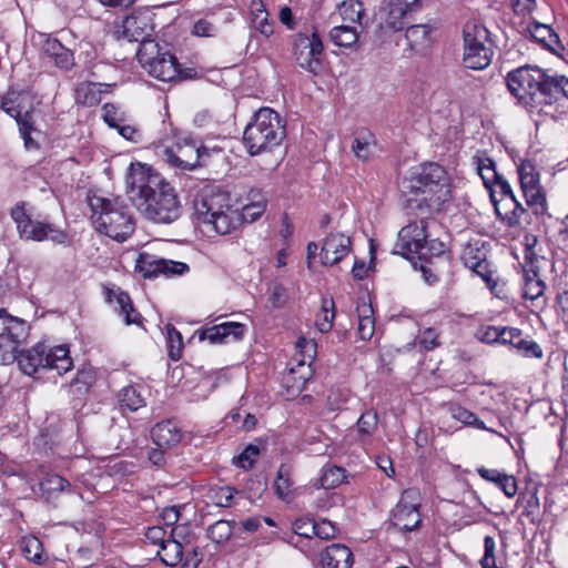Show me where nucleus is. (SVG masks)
I'll return each instance as SVG.
<instances>
[{"label": "nucleus", "instance_id": "51", "mask_svg": "<svg viewBox=\"0 0 568 568\" xmlns=\"http://www.w3.org/2000/svg\"><path fill=\"white\" fill-rule=\"evenodd\" d=\"M465 263L468 265L476 274L480 275L485 281H488L486 276L487 264L485 262V254L478 251V255H473V248H469L465 253Z\"/></svg>", "mask_w": 568, "mask_h": 568}, {"label": "nucleus", "instance_id": "6", "mask_svg": "<svg viewBox=\"0 0 568 568\" xmlns=\"http://www.w3.org/2000/svg\"><path fill=\"white\" fill-rule=\"evenodd\" d=\"M153 145L156 154L172 168L185 171L200 166L201 148L193 139L182 136L173 129Z\"/></svg>", "mask_w": 568, "mask_h": 568}, {"label": "nucleus", "instance_id": "54", "mask_svg": "<svg viewBox=\"0 0 568 568\" xmlns=\"http://www.w3.org/2000/svg\"><path fill=\"white\" fill-rule=\"evenodd\" d=\"M70 487L69 481L60 475H50L41 483V489L47 493L64 491Z\"/></svg>", "mask_w": 568, "mask_h": 568}, {"label": "nucleus", "instance_id": "22", "mask_svg": "<svg viewBox=\"0 0 568 568\" xmlns=\"http://www.w3.org/2000/svg\"><path fill=\"white\" fill-rule=\"evenodd\" d=\"M123 37L129 41L140 42L143 45L145 41H154L150 39L153 32L151 17L148 13H133L128 16L122 23Z\"/></svg>", "mask_w": 568, "mask_h": 568}, {"label": "nucleus", "instance_id": "30", "mask_svg": "<svg viewBox=\"0 0 568 568\" xmlns=\"http://www.w3.org/2000/svg\"><path fill=\"white\" fill-rule=\"evenodd\" d=\"M251 14L252 28L265 38L271 37L274 32V22L270 20V14L262 0L251 1Z\"/></svg>", "mask_w": 568, "mask_h": 568}, {"label": "nucleus", "instance_id": "44", "mask_svg": "<svg viewBox=\"0 0 568 568\" xmlns=\"http://www.w3.org/2000/svg\"><path fill=\"white\" fill-rule=\"evenodd\" d=\"M511 346L515 347L525 357H542V349L539 344L531 339L529 336H524L521 331L518 333V337H516Z\"/></svg>", "mask_w": 568, "mask_h": 568}, {"label": "nucleus", "instance_id": "34", "mask_svg": "<svg viewBox=\"0 0 568 568\" xmlns=\"http://www.w3.org/2000/svg\"><path fill=\"white\" fill-rule=\"evenodd\" d=\"M358 316L357 334L361 339L369 341L375 332L374 310L371 303L362 302L356 307Z\"/></svg>", "mask_w": 568, "mask_h": 568}, {"label": "nucleus", "instance_id": "39", "mask_svg": "<svg viewBox=\"0 0 568 568\" xmlns=\"http://www.w3.org/2000/svg\"><path fill=\"white\" fill-rule=\"evenodd\" d=\"M346 478V470L335 465H325L322 468L317 488L331 489L342 484Z\"/></svg>", "mask_w": 568, "mask_h": 568}, {"label": "nucleus", "instance_id": "8", "mask_svg": "<svg viewBox=\"0 0 568 568\" xmlns=\"http://www.w3.org/2000/svg\"><path fill=\"white\" fill-rule=\"evenodd\" d=\"M40 103L41 97L31 88L19 92L11 91L2 99L1 108L17 120L27 149L37 146L31 138V133L36 130L32 113Z\"/></svg>", "mask_w": 568, "mask_h": 568}, {"label": "nucleus", "instance_id": "32", "mask_svg": "<svg viewBox=\"0 0 568 568\" xmlns=\"http://www.w3.org/2000/svg\"><path fill=\"white\" fill-rule=\"evenodd\" d=\"M528 30L530 36L546 49L552 52L562 49L559 36L549 26L534 21Z\"/></svg>", "mask_w": 568, "mask_h": 568}, {"label": "nucleus", "instance_id": "59", "mask_svg": "<svg viewBox=\"0 0 568 568\" xmlns=\"http://www.w3.org/2000/svg\"><path fill=\"white\" fill-rule=\"evenodd\" d=\"M192 33L197 37H215L217 34V28L211 21L200 19L194 23Z\"/></svg>", "mask_w": 568, "mask_h": 568}, {"label": "nucleus", "instance_id": "28", "mask_svg": "<svg viewBox=\"0 0 568 568\" xmlns=\"http://www.w3.org/2000/svg\"><path fill=\"white\" fill-rule=\"evenodd\" d=\"M152 439L159 448H172L182 438L181 429L171 420L158 423L151 430Z\"/></svg>", "mask_w": 568, "mask_h": 568}, {"label": "nucleus", "instance_id": "52", "mask_svg": "<svg viewBox=\"0 0 568 568\" xmlns=\"http://www.w3.org/2000/svg\"><path fill=\"white\" fill-rule=\"evenodd\" d=\"M260 454V449L255 445H248L244 450L233 458V463L243 469H250L253 467L256 457Z\"/></svg>", "mask_w": 568, "mask_h": 568}, {"label": "nucleus", "instance_id": "62", "mask_svg": "<svg viewBox=\"0 0 568 568\" xmlns=\"http://www.w3.org/2000/svg\"><path fill=\"white\" fill-rule=\"evenodd\" d=\"M293 530L301 537L310 538L314 535L315 523L311 519H297L293 524Z\"/></svg>", "mask_w": 568, "mask_h": 568}, {"label": "nucleus", "instance_id": "43", "mask_svg": "<svg viewBox=\"0 0 568 568\" xmlns=\"http://www.w3.org/2000/svg\"><path fill=\"white\" fill-rule=\"evenodd\" d=\"M433 27L429 24H414L406 29L405 37L412 49L424 47L429 40Z\"/></svg>", "mask_w": 568, "mask_h": 568}, {"label": "nucleus", "instance_id": "11", "mask_svg": "<svg viewBox=\"0 0 568 568\" xmlns=\"http://www.w3.org/2000/svg\"><path fill=\"white\" fill-rule=\"evenodd\" d=\"M29 335L28 323L0 310V365L12 364Z\"/></svg>", "mask_w": 568, "mask_h": 568}, {"label": "nucleus", "instance_id": "25", "mask_svg": "<svg viewBox=\"0 0 568 568\" xmlns=\"http://www.w3.org/2000/svg\"><path fill=\"white\" fill-rule=\"evenodd\" d=\"M565 100H568V79L551 77L547 91V104L550 106L549 110L547 108L544 110V115L555 119Z\"/></svg>", "mask_w": 568, "mask_h": 568}, {"label": "nucleus", "instance_id": "63", "mask_svg": "<svg viewBox=\"0 0 568 568\" xmlns=\"http://www.w3.org/2000/svg\"><path fill=\"white\" fill-rule=\"evenodd\" d=\"M336 531V527L328 520H321L318 523H315L314 535L321 539L334 538Z\"/></svg>", "mask_w": 568, "mask_h": 568}, {"label": "nucleus", "instance_id": "46", "mask_svg": "<svg viewBox=\"0 0 568 568\" xmlns=\"http://www.w3.org/2000/svg\"><path fill=\"white\" fill-rule=\"evenodd\" d=\"M233 521L217 520L209 527V538L215 544H224L227 541L233 534Z\"/></svg>", "mask_w": 568, "mask_h": 568}, {"label": "nucleus", "instance_id": "35", "mask_svg": "<svg viewBox=\"0 0 568 568\" xmlns=\"http://www.w3.org/2000/svg\"><path fill=\"white\" fill-rule=\"evenodd\" d=\"M118 403L120 405V408L125 412H135L141 407L145 406V398L141 394V392L138 389L136 386L129 385L123 387L118 393Z\"/></svg>", "mask_w": 568, "mask_h": 568}, {"label": "nucleus", "instance_id": "5", "mask_svg": "<svg viewBox=\"0 0 568 568\" xmlns=\"http://www.w3.org/2000/svg\"><path fill=\"white\" fill-rule=\"evenodd\" d=\"M428 221L420 219L400 229L394 253L413 261L429 260L444 253V243L437 239H428Z\"/></svg>", "mask_w": 568, "mask_h": 568}, {"label": "nucleus", "instance_id": "9", "mask_svg": "<svg viewBox=\"0 0 568 568\" xmlns=\"http://www.w3.org/2000/svg\"><path fill=\"white\" fill-rule=\"evenodd\" d=\"M463 63L467 69L484 70L493 59L494 50L488 29L478 22H467L463 30Z\"/></svg>", "mask_w": 568, "mask_h": 568}, {"label": "nucleus", "instance_id": "27", "mask_svg": "<svg viewBox=\"0 0 568 568\" xmlns=\"http://www.w3.org/2000/svg\"><path fill=\"white\" fill-rule=\"evenodd\" d=\"M408 12L397 4L394 0H389L387 6L383 9L382 22L379 23L381 31L397 32L405 28L406 18Z\"/></svg>", "mask_w": 568, "mask_h": 568}, {"label": "nucleus", "instance_id": "12", "mask_svg": "<svg viewBox=\"0 0 568 568\" xmlns=\"http://www.w3.org/2000/svg\"><path fill=\"white\" fill-rule=\"evenodd\" d=\"M11 216L17 224L18 232L21 237L32 241L50 240L57 244L67 242V234L49 223L33 221L26 213L23 204H17L11 210Z\"/></svg>", "mask_w": 568, "mask_h": 568}, {"label": "nucleus", "instance_id": "23", "mask_svg": "<svg viewBox=\"0 0 568 568\" xmlns=\"http://www.w3.org/2000/svg\"><path fill=\"white\" fill-rule=\"evenodd\" d=\"M42 50L53 64L63 71L71 70L75 64L73 51L64 47L57 38L47 37Z\"/></svg>", "mask_w": 568, "mask_h": 568}, {"label": "nucleus", "instance_id": "13", "mask_svg": "<svg viewBox=\"0 0 568 568\" xmlns=\"http://www.w3.org/2000/svg\"><path fill=\"white\" fill-rule=\"evenodd\" d=\"M230 205H232L230 194L211 183L203 184L193 200L194 215L200 224L213 219Z\"/></svg>", "mask_w": 568, "mask_h": 568}, {"label": "nucleus", "instance_id": "53", "mask_svg": "<svg viewBox=\"0 0 568 568\" xmlns=\"http://www.w3.org/2000/svg\"><path fill=\"white\" fill-rule=\"evenodd\" d=\"M266 209V201L265 199H261L256 202H252L250 204H246L243 206L242 211L240 212V215L242 216V223L243 222H254L261 215L264 213Z\"/></svg>", "mask_w": 568, "mask_h": 568}, {"label": "nucleus", "instance_id": "64", "mask_svg": "<svg viewBox=\"0 0 568 568\" xmlns=\"http://www.w3.org/2000/svg\"><path fill=\"white\" fill-rule=\"evenodd\" d=\"M183 507L181 506H170L165 507L161 513V519L163 524L168 527L174 526L180 519V511Z\"/></svg>", "mask_w": 568, "mask_h": 568}, {"label": "nucleus", "instance_id": "26", "mask_svg": "<svg viewBox=\"0 0 568 568\" xmlns=\"http://www.w3.org/2000/svg\"><path fill=\"white\" fill-rule=\"evenodd\" d=\"M352 562V551L341 544H332L321 554L322 568H351Z\"/></svg>", "mask_w": 568, "mask_h": 568}, {"label": "nucleus", "instance_id": "40", "mask_svg": "<svg viewBox=\"0 0 568 568\" xmlns=\"http://www.w3.org/2000/svg\"><path fill=\"white\" fill-rule=\"evenodd\" d=\"M476 170L484 181V185L491 192L493 183L499 178V173L495 169V162L487 156H474Z\"/></svg>", "mask_w": 568, "mask_h": 568}, {"label": "nucleus", "instance_id": "45", "mask_svg": "<svg viewBox=\"0 0 568 568\" xmlns=\"http://www.w3.org/2000/svg\"><path fill=\"white\" fill-rule=\"evenodd\" d=\"M335 317L334 313V301L323 300L322 308L316 316L315 325L321 333H327L333 327V321Z\"/></svg>", "mask_w": 568, "mask_h": 568}, {"label": "nucleus", "instance_id": "49", "mask_svg": "<svg viewBox=\"0 0 568 568\" xmlns=\"http://www.w3.org/2000/svg\"><path fill=\"white\" fill-rule=\"evenodd\" d=\"M95 372L91 367L79 369L72 381V386L75 387L80 394H85L90 387L95 383Z\"/></svg>", "mask_w": 568, "mask_h": 568}, {"label": "nucleus", "instance_id": "60", "mask_svg": "<svg viewBox=\"0 0 568 568\" xmlns=\"http://www.w3.org/2000/svg\"><path fill=\"white\" fill-rule=\"evenodd\" d=\"M201 339H207L212 344L227 343L225 338V328H222L220 324L206 328L202 333Z\"/></svg>", "mask_w": 568, "mask_h": 568}, {"label": "nucleus", "instance_id": "24", "mask_svg": "<svg viewBox=\"0 0 568 568\" xmlns=\"http://www.w3.org/2000/svg\"><path fill=\"white\" fill-rule=\"evenodd\" d=\"M242 224V216L240 211L233 205H230L223 212L210 219L203 225L207 231L215 232L216 234L226 235L236 230Z\"/></svg>", "mask_w": 568, "mask_h": 568}, {"label": "nucleus", "instance_id": "16", "mask_svg": "<svg viewBox=\"0 0 568 568\" xmlns=\"http://www.w3.org/2000/svg\"><path fill=\"white\" fill-rule=\"evenodd\" d=\"M323 42L316 32L298 33L294 42V57L296 63L312 74L322 71Z\"/></svg>", "mask_w": 568, "mask_h": 568}, {"label": "nucleus", "instance_id": "15", "mask_svg": "<svg viewBox=\"0 0 568 568\" xmlns=\"http://www.w3.org/2000/svg\"><path fill=\"white\" fill-rule=\"evenodd\" d=\"M412 187L422 193L438 194L437 201H445L448 194L446 171L437 163H424L413 173Z\"/></svg>", "mask_w": 568, "mask_h": 568}, {"label": "nucleus", "instance_id": "1", "mask_svg": "<svg viewBox=\"0 0 568 568\" xmlns=\"http://www.w3.org/2000/svg\"><path fill=\"white\" fill-rule=\"evenodd\" d=\"M126 193L132 204L149 220L170 224L182 211L175 190L146 164H131Z\"/></svg>", "mask_w": 568, "mask_h": 568}, {"label": "nucleus", "instance_id": "57", "mask_svg": "<svg viewBox=\"0 0 568 568\" xmlns=\"http://www.w3.org/2000/svg\"><path fill=\"white\" fill-rule=\"evenodd\" d=\"M485 554L480 560L481 568H498L495 560V540L490 536L484 539Z\"/></svg>", "mask_w": 568, "mask_h": 568}, {"label": "nucleus", "instance_id": "36", "mask_svg": "<svg viewBox=\"0 0 568 568\" xmlns=\"http://www.w3.org/2000/svg\"><path fill=\"white\" fill-rule=\"evenodd\" d=\"M184 546L181 540L168 539L156 551L161 561L166 566L174 567L183 559Z\"/></svg>", "mask_w": 568, "mask_h": 568}, {"label": "nucleus", "instance_id": "56", "mask_svg": "<svg viewBox=\"0 0 568 568\" xmlns=\"http://www.w3.org/2000/svg\"><path fill=\"white\" fill-rule=\"evenodd\" d=\"M288 295L286 288L282 284H274L268 288V303L274 308H281L287 302Z\"/></svg>", "mask_w": 568, "mask_h": 568}, {"label": "nucleus", "instance_id": "37", "mask_svg": "<svg viewBox=\"0 0 568 568\" xmlns=\"http://www.w3.org/2000/svg\"><path fill=\"white\" fill-rule=\"evenodd\" d=\"M359 32L355 27L341 24L329 31V40L338 47L352 48L358 41Z\"/></svg>", "mask_w": 568, "mask_h": 568}, {"label": "nucleus", "instance_id": "3", "mask_svg": "<svg viewBox=\"0 0 568 568\" xmlns=\"http://www.w3.org/2000/svg\"><path fill=\"white\" fill-rule=\"evenodd\" d=\"M91 220L95 230L116 242H124L135 229L128 206L119 199L89 197Z\"/></svg>", "mask_w": 568, "mask_h": 568}, {"label": "nucleus", "instance_id": "29", "mask_svg": "<svg viewBox=\"0 0 568 568\" xmlns=\"http://www.w3.org/2000/svg\"><path fill=\"white\" fill-rule=\"evenodd\" d=\"M352 151L361 161H368L376 151V139L373 132L367 129H359L354 133Z\"/></svg>", "mask_w": 568, "mask_h": 568}, {"label": "nucleus", "instance_id": "50", "mask_svg": "<svg viewBox=\"0 0 568 568\" xmlns=\"http://www.w3.org/2000/svg\"><path fill=\"white\" fill-rule=\"evenodd\" d=\"M378 415L374 410H367L361 415L357 420L358 433L364 436H371L377 428Z\"/></svg>", "mask_w": 568, "mask_h": 568}, {"label": "nucleus", "instance_id": "61", "mask_svg": "<svg viewBox=\"0 0 568 568\" xmlns=\"http://www.w3.org/2000/svg\"><path fill=\"white\" fill-rule=\"evenodd\" d=\"M145 538L153 545H158L159 548L168 540L169 535L166 530L161 526H153L148 528Z\"/></svg>", "mask_w": 568, "mask_h": 568}, {"label": "nucleus", "instance_id": "2", "mask_svg": "<svg viewBox=\"0 0 568 568\" xmlns=\"http://www.w3.org/2000/svg\"><path fill=\"white\" fill-rule=\"evenodd\" d=\"M550 79L538 67L523 65L508 72L506 84L511 95L530 113L544 114V110H549L550 106L547 104Z\"/></svg>", "mask_w": 568, "mask_h": 568}, {"label": "nucleus", "instance_id": "48", "mask_svg": "<svg viewBox=\"0 0 568 568\" xmlns=\"http://www.w3.org/2000/svg\"><path fill=\"white\" fill-rule=\"evenodd\" d=\"M168 344H169V356L173 361H179L182 354L183 339L181 333L171 324L165 326Z\"/></svg>", "mask_w": 568, "mask_h": 568}, {"label": "nucleus", "instance_id": "31", "mask_svg": "<svg viewBox=\"0 0 568 568\" xmlns=\"http://www.w3.org/2000/svg\"><path fill=\"white\" fill-rule=\"evenodd\" d=\"M310 377V365H306L304 361H298L296 366L290 367L283 376V383L292 393H300L305 388Z\"/></svg>", "mask_w": 568, "mask_h": 568}, {"label": "nucleus", "instance_id": "7", "mask_svg": "<svg viewBox=\"0 0 568 568\" xmlns=\"http://www.w3.org/2000/svg\"><path fill=\"white\" fill-rule=\"evenodd\" d=\"M69 353L67 345L50 347L44 343H38L32 348L21 353L17 359L20 368L27 375H33L39 369H54L59 375H62L73 366Z\"/></svg>", "mask_w": 568, "mask_h": 568}, {"label": "nucleus", "instance_id": "33", "mask_svg": "<svg viewBox=\"0 0 568 568\" xmlns=\"http://www.w3.org/2000/svg\"><path fill=\"white\" fill-rule=\"evenodd\" d=\"M273 486L275 494L280 499L291 503L295 498L294 481L292 479L290 466L284 464L280 466Z\"/></svg>", "mask_w": 568, "mask_h": 568}, {"label": "nucleus", "instance_id": "38", "mask_svg": "<svg viewBox=\"0 0 568 568\" xmlns=\"http://www.w3.org/2000/svg\"><path fill=\"white\" fill-rule=\"evenodd\" d=\"M114 295L115 303L119 307V315L123 316L125 324H139L141 315L133 308L131 298L128 293L124 292H109V300L112 301L111 296Z\"/></svg>", "mask_w": 568, "mask_h": 568}, {"label": "nucleus", "instance_id": "20", "mask_svg": "<svg viewBox=\"0 0 568 568\" xmlns=\"http://www.w3.org/2000/svg\"><path fill=\"white\" fill-rule=\"evenodd\" d=\"M352 250L351 237L342 232H331L321 250L323 265L332 266L341 262Z\"/></svg>", "mask_w": 568, "mask_h": 568}, {"label": "nucleus", "instance_id": "21", "mask_svg": "<svg viewBox=\"0 0 568 568\" xmlns=\"http://www.w3.org/2000/svg\"><path fill=\"white\" fill-rule=\"evenodd\" d=\"M490 199L499 221L508 227L520 225L526 209L515 196L497 197V192H490Z\"/></svg>", "mask_w": 568, "mask_h": 568}, {"label": "nucleus", "instance_id": "10", "mask_svg": "<svg viewBox=\"0 0 568 568\" xmlns=\"http://www.w3.org/2000/svg\"><path fill=\"white\" fill-rule=\"evenodd\" d=\"M136 58L149 74L160 81L171 82L183 78L176 58L170 51L163 50L156 41L143 42L138 49Z\"/></svg>", "mask_w": 568, "mask_h": 568}, {"label": "nucleus", "instance_id": "19", "mask_svg": "<svg viewBox=\"0 0 568 568\" xmlns=\"http://www.w3.org/2000/svg\"><path fill=\"white\" fill-rule=\"evenodd\" d=\"M135 268L143 277H155L160 274L165 276L183 275L189 272L187 264L172 260L160 258L153 254L142 252L136 258Z\"/></svg>", "mask_w": 568, "mask_h": 568}, {"label": "nucleus", "instance_id": "18", "mask_svg": "<svg viewBox=\"0 0 568 568\" xmlns=\"http://www.w3.org/2000/svg\"><path fill=\"white\" fill-rule=\"evenodd\" d=\"M418 505V491L414 488L404 490L399 501L392 510V524L398 529L405 531H413L418 528L422 521Z\"/></svg>", "mask_w": 568, "mask_h": 568}, {"label": "nucleus", "instance_id": "47", "mask_svg": "<svg viewBox=\"0 0 568 568\" xmlns=\"http://www.w3.org/2000/svg\"><path fill=\"white\" fill-rule=\"evenodd\" d=\"M452 417L467 426H473L477 429L490 430L486 427L485 423L479 419L473 412L463 406H453L450 408Z\"/></svg>", "mask_w": 568, "mask_h": 568}, {"label": "nucleus", "instance_id": "14", "mask_svg": "<svg viewBox=\"0 0 568 568\" xmlns=\"http://www.w3.org/2000/svg\"><path fill=\"white\" fill-rule=\"evenodd\" d=\"M537 243L536 236H526V250L523 264L524 271V288L523 296L526 300L536 302L541 307L545 305L540 298L544 296L546 284L539 276V266L537 265L538 256L534 252V246Z\"/></svg>", "mask_w": 568, "mask_h": 568}, {"label": "nucleus", "instance_id": "55", "mask_svg": "<svg viewBox=\"0 0 568 568\" xmlns=\"http://www.w3.org/2000/svg\"><path fill=\"white\" fill-rule=\"evenodd\" d=\"M416 344L424 351H432L439 345L438 334L434 328L424 329L416 338Z\"/></svg>", "mask_w": 568, "mask_h": 568}, {"label": "nucleus", "instance_id": "42", "mask_svg": "<svg viewBox=\"0 0 568 568\" xmlns=\"http://www.w3.org/2000/svg\"><path fill=\"white\" fill-rule=\"evenodd\" d=\"M338 10L345 22L358 23L362 26L364 7L359 0H345L339 4Z\"/></svg>", "mask_w": 568, "mask_h": 568}, {"label": "nucleus", "instance_id": "58", "mask_svg": "<svg viewBox=\"0 0 568 568\" xmlns=\"http://www.w3.org/2000/svg\"><path fill=\"white\" fill-rule=\"evenodd\" d=\"M222 328H225V338L227 342H235L243 337L245 326L237 322H225L220 324Z\"/></svg>", "mask_w": 568, "mask_h": 568}, {"label": "nucleus", "instance_id": "41", "mask_svg": "<svg viewBox=\"0 0 568 568\" xmlns=\"http://www.w3.org/2000/svg\"><path fill=\"white\" fill-rule=\"evenodd\" d=\"M21 549L24 558L37 565H42L43 560V546L40 539L34 536L23 537L21 540Z\"/></svg>", "mask_w": 568, "mask_h": 568}, {"label": "nucleus", "instance_id": "4", "mask_svg": "<svg viewBox=\"0 0 568 568\" xmlns=\"http://www.w3.org/2000/svg\"><path fill=\"white\" fill-rule=\"evenodd\" d=\"M285 135L280 114L271 108H261L245 126L243 143L250 155H257L278 146Z\"/></svg>", "mask_w": 568, "mask_h": 568}, {"label": "nucleus", "instance_id": "17", "mask_svg": "<svg viewBox=\"0 0 568 568\" xmlns=\"http://www.w3.org/2000/svg\"><path fill=\"white\" fill-rule=\"evenodd\" d=\"M518 175L527 206L534 214L542 215L547 210V201L535 165L530 161H523L518 166Z\"/></svg>", "mask_w": 568, "mask_h": 568}]
</instances>
